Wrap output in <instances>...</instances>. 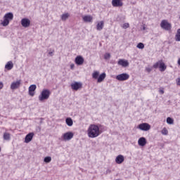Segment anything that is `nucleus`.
<instances>
[{
	"label": "nucleus",
	"instance_id": "obj_1",
	"mask_svg": "<svg viewBox=\"0 0 180 180\" xmlns=\"http://www.w3.org/2000/svg\"><path fill=\"white\" fill-rule=\"evenodd\" d=\"M87 134L90 139H95L101 136V129L96 124H90L87 129Z\"/></svg>",
	"mask_w": 180,
	"mask_h": 180
},
{
	"label": "nucleus",
	"instance_id": "obj_2",
	"mask_svg": "<svg viewBox=\"0 0 180 180\" xmlns=\"http://www.w3.org/2000/svg\"><path fill=\"white\" fill-rule=\"evenodd\" d=\"M51 92L49 89H43L41 92L40 95L38 97V99L40 102H43L44 101H47L50 98V95Z\"/></svg>",
	"mask_w": 180,
	"mask_h": 180
},
{
	"label": "nucleus",
	"instance_id": "obj_3",
	"mask_svg": "<svg viewBox=\"0 0 180 180\" xmlns=\"http://www.w3.org/2000/svg\"><path fill=\"white\" fill-rule=\"evenodd\" d=\"M11 20H13V13H8L5 14L4 17V20L1 22L2 26H4V27L8 26Z\"/></svg>",
	"mask_w": 180,
	"mask_h": 180
},
{
	"label": "nucleus",
	"instance_id": "obj_4",
	"mask_svg": "<svg viewBox=\"0 0 180 180\" xmlns=\"http://www.w3.org/2000/svg\"><path fill=\"white\" fill-rule=\"evenodd\" d=\"M74 137V133L71 131L66 132L61 136V140L63 141H70Z\"/></svg>",
	"mask_w": 180,
	"mask_h": 180
},
{
	"label": "nucleus",
	"instance_id": "obj_5",
	"mask_svg": "<svg viewBox=\"0 0 180 180\" xmlns=\"http://www.w3.org/2000/svg\"><path fill=\"white\" fill-rule=\"evenodd\" d=\"M137 129H139V130H142L143 131H148V130H150V129H151V125H150V124L148 123H142L140 124Z\"/></svg>",
	"mask_w": 180,
	"mask_h": 180
},
{
	"label": "nucleus",
	"instance_id": "obj_6",
	"mask_svg": "<svg viewBox=\"0 0 180 180\" xmlns=\"http://www.w3.org/2000/svg\"><path fill=\"white\" fill-rule=\"evenodd\" d=\"M158 67H159L162 72H163V71H165V70H167V66L165 65V63H164V62H162V61L157 62L153 65V68H157Z\"/></svg>",
	"mask_w": 180,
	"mask_h": 180
},
{
	"label": "nucleus",
	"instance_id": "obj_7",
	"mask_svg": "<svg viewBox=\"0 0 180 180\" xmlns=\"http://www.w3.org/2000/svg\"><path fill=\"white\" fill-rule=\"evenodd\" d=\"M130 78V75L127 73H122L116 76L117 81H127Z\"/></svg>",
	"mask_w": 180,
	"mask_h": 180
},
{
	"label": "nucleus",
	"instance_id": "obj_8",
	"mask_svg": "<svg viewBox=\"0 0 180 180\" xmlns=\"http://www.w3.org/2000/svg\"><path fill=\"white\" fill-rule=\"evenodd\" d=\"M160 27H162V29H164V30L168 31L171 29L172 25L169 22H168V21H167L166 20H163L160 23Z\"/></svg>",
	"mask_w": 180,
	"mask_h": 180
},
{
	"label": "nucleus",
	"instance_id": "obj_9",
	"mask_svg": "<svg viewBox=\"0 0 180 180\" xmlns=\"http://www.w3.org/2000/svg\"><path fill=\"white\" fill-rule=\"evenodd\" d=\"M21 84H22V80L20 79L17 80L16 82H13L11 84V89H13V90L18 89V88H20Z\"/></svg>",
	"mask_w": 180,
	"mask_h": 180
},
{
	"label": "nucleus",
	"instance_id": "obj_10",
	"mask_svg": "<svg viewBox=\"0 0 180 180\" xmlns=\"http://www.w3.org/2000/svg\"><path fill=\"white\" fill-rule=\"evenodd\" d=\"M71 88L74 91H78L80 88H82V83L75 82L71 84Z\"/></svg>",
	"mask_w": 180,
	"mask_h": 180
},
{
	"label": "nucleus",
	"instance_id": "obj_11",
	"mask_svg": "<svg viewBox=\"0 0 180 180\" xmlns=\"http://www.w3.org/2000/svg\"><path fill=\"white\" fill-rule=\"evenodd\" d=\"M36 88H37L36 84H32L31 86H30L28 89L30 96H34V91H36Z\"/></svg>",
	"mask_w": 180,
	"mask_h": 180
},
{
	"label": "nucleus",
	"instance_id": "obj_12",
	"mask_svg": "<svg viewBox=\"0 0 180 180\" xmlns=\"http://www.w3.org/2000/svg\"><path fill=\"white\" fill-rule=\"evenodd\" d=\"M21 25L22 27H29L30 26V20L29 18H22L21 20Z\"/></svg>",
	"mask_w": 180,
	"mask_h": 180
},
{
	"label": "nucleus",
	"instance_id": "obj_13",
	"mask_svg": "<svg viewBox=\"0 0 180 180\" xmlns=\"http://www.w3.org/2000/svg\"><path fill=\"white\" fill-rule=\"evenodd\" d=\"M34 136V133L30 132L26 135L25 138V143H30L32 140H33V136Z\"/></svg>",
	"mask_w": 180,
	"mask_h": 180
},
{
	"label": "nucleus",
	"instance_id": "obj_14",
	"mask_svg": "<svg viewBox=\"0 0 180 180\" xmlns=\"http://www.w3.org/2000/svg\"><path fill=\"white\" fill-rule=\"evenodd\" d=\"M112 5L115 8H120V6H123V2L120 1V0H112Z\"/></svg>",
	"mask_w": 180,
	"mask_h": 180
},
{
	"label": "nucleus",
	"instance_id": "obj_15",
	"mask_svg": "<svg viewBox=\"0 0 180 180\" xmlns=\"http://www.w3.org/2000/svg\"><path fill=\"white\" fill-rule=\"evenodd\" d=\"M75 61L77 65H82L84 64V58L81 56H78L75 58Z\"/></svg>",
	"mask_w": 180,
	"mask_h": 180
},
{
	"label": "nucleus",
	"instance_id": "obj_16",
	"mask_svg": "<svg viewBox=\"0 0 180 180\" xmlns=\"http://www.w3.org/2000/svg\"><path fill=\"white\" fill-rule=\"evenodd\" d=\"M118 65H121L122 67L126 68L129 67V61L124 59H120L117 62Z\"/></svg>",
	"mask_w": 180,
	"mask_h": 180
},
{
	"label": "nucleus",
	"instance_id": "obj_17",
	"mask_svg": "<svg viewBox=\"0 0 180 180\" xmlns=\"http://www.w3.org/2000/svg\"><path fill=\"white\" fill-rule=\"evenodd\" d=\"M138 144L141 147H144L147 144V139L145 137H141L138 141Z\"/></svg>",
	"mask_w": 180,
	"mask_h": 180
},
{
	"label": "nucleus",
	"instance_id": "obj_18",
	"mask_svg": "<svg viewBox=\"0 0 180 180\" xmlns=\"http://www.w3.org/2000/svg\"><path fill=\"white\" fill-rule=\"evenodd\" d=\"M124 161V156H123L122 155H119L115 158V162L117 164H122Z\"/></svg>",
	"mask_w": 180,
	"mask_h": 180
},
{
	"label": "nucleus",
	"instance_id": "obj_19",
	"mask_svg": "<svg viewBox=\"0 0 180 180\" xmlns=\"http://www.w3.org/2000/svg\"><path fill=\"white\" fill-rule=\"evenodd\" d=\"M106 78V73L103 72L102 74H101L98 79H97V82H98L99 84L101 82H103V80Z\"/></svg>",
	"mask_w": 180,
	"mask_h": 180
},
{
	"label": "nucleus",
	"instance_id": "obj_20",
	"mask_svg": "<svg viewBox=\"0 0 180 180\" xmlns=\"http://www.w3.org/2000/svg\"><path fill=\"white\" fill-rule=\"evenodd\" d=\"M60 18H61V20H63V22H65V20H67V19H68L70 18V13H65L63 14Z\"/></svg>",
	"mask_w": 180,
	"mask_h": 180
},
{
	"label": "nucleus",
	"instance_id": "obj_21",
	"mask_svg": "<svg viewBox=\"0 0 180 180\" xmlns=\"http://www.w3.org/2000/svg\"><path fill=\"white\" fill-rule=\"evenodd\" d=\"M103 25H104L103 21H101V22H98V24L96 25V30L98 31L102 30V29H103Z\"/></svg>",
	"mask_w": 180,
	"mask_h": 180
},
{
	"label": "nucleus",
	"instance_id": "obj_22",
	"mask_svg": "<svg viewBox=\"0 0 180 180\" xmlns=\"http://www.w3.org/2000/svg\"><path fill=\"white\" fill-rule=\"evenodd\" d=\"M6 70H12L13 68V63L12 61H9L7 63V64L5 65Z\"/></svg>",
	"mask_w": 180,
	"mask_h": 180
},
{
	"label": "nucleus",
	"instance_id": "obj_23",
	"mask_svg": "<svg viewBox=\"0 0 180 180\" xmlns=\"http://www.w3.org/2000/svg\"><path fill=\"white\" fill-rule=\"evenodd\" d=\"M65 122L66 124H68L70 127H71V126L74 124V122L72 121V119H71V117L66 118Z\"/></svg>",
	"mask_w": 180,
	"mask_h": 180
},
{
	"label": "nucleus",
	"instance_id": "obj_24",
	"mask_svg": "<svg viewBox=\"0 0 180 180\" xmlns=\"http://www.w3.org/2000/svg\"><path fill=\"white\" fill-rule=\"evenodd\" d=\"M84 22H92V16L91 15H85L83 18Z\"/></svg>",
	"mask_w": 180,
	"mask_h": 180
},
{
	"label": "nucleus",
	"instance_id": "obj_25",
	"mask_svg": "<svg viewBox=\"0 0 180 180\" xmlns=\"http://www.w3.org/2000/svg\"><path fill=\"white\" fill-rule=\"evenodd\" d=\"M176 41H180V29L177 30L176 34L175 35Z\"/></svg>",
	"mask_w": 180,
	"mask_h": 180
},
{
	"label": "nucleus",
	"instance_id": "obj_26",
	"mask_svg": "<svg viewBox=\"0 0 180 180\" xmlns=\"http://www.w3.org/2000/svg\"><path fill=\"white\" fill-rule=\"evenodd\" d=\"M98 77H99V72L94 71L92 74V78H94V79H98Z\"/></svg>",
	"mask_w": 180,
	"mask_h": 180
},
{
	"label": "nucleus",
	"instance_id": "obj_27",
	"mask_svg": "<svg viewBox=\"0 0 180 180\" xmlns=\"http://www.w3.org/2000/svg\"><path fill=\"white\" fill-rule=\"evenodd\" d=\"M167 124H174V120L169 117L167 118Z\"/></svg>",
	"mask_w": 180,
	"mask_h": 180
},
{
	"label": "nucleus",
	"instance_id": "obj_28",
	"mask_svg": "<svg viewBox=\"0 0 180 180\" xmlns=\"http://www.w3.org/2000/svg\"><path fill=\"white\" fill-rule=\"evenodd\" d=\"M162 134H163V136H168V129H167V128L164 127L162 129V130L161 131Z\"/></svg>",
	"mask_w": 180,
	"mask_h": 180
},
{
	"label": "nucleus",
	"instance_id": "obj_29",
	"mask_svg": "<svg viewBox=\"0 0 180 180\" xmlns=\"http://www.w3.org/2000/svg\"><path fill=\"white\" fill-rule=\"evenodd\" d=\"M4 140H10L11 139V134H9V133H4Z\"/></svg>",
	"mask_w": 180,
	"mask_h": 180
},
{
	"label": "nucleus",
	"instance_id": "obj_30",
	"mask_svg": "<svg viewBox=\"0 0 180 180\" xmlns=\"http://www.w3.org/2000/svg\"><path fill=\"white\" fill-rule=\"evenodd\" d=\"M44 162H46V164H49V162H51V157L47 156V157L44 158Z\"/></svg>",
	"mask_w": 180,
	"mask_h": 180
},
{
	"label": "nucleus",
	"instance_id": "obj_31",
	"mask_svg": "<svg viewBox=\"0 0 180 180\" xmlns=\"http://www.w3.org/2000/svg\"><path fill=\"white\" fill-rule=\"evenodd\" d=\"M121 27L122 29H129V27H130V24H129V22H126L121 25Z\"/></svg>",
	"mask_w": 180,
	"mask_h": 180
},
{
	"label": "nucleus",
	"instance_id": "obj_32",
	"mask_svg": "<svg viewBox=\"0 0 180 180\" xmlns=\"http://www.w3.org/2000/svg\"><path fill=\"white\" fill-rule=\"evenodd\" d=\"M137 49H140L141 50H143L144 49V44L140 42L136 46Z\"/></svg>",
	"mask_w": 180,
	"mask_h": 180
},
{
	"label": "nucleus",
	"instance_id": "obj_33",
	"mask_svg": "<svg viewBox=\"0 0 180 180\" xmlns=\"http://www.w3.org/2000/svg\"><path fill=\"white\" fill-rule=\"evenodd\" d=\"M104 58H105V60H109V58H110V53H106L104 55Z\"/></svg>",
	"mask_w": 180,
	"mask_h": 180
},
{
	"label": "nucleus",
	"instance_id": "obj_34",
	"mask_svg": "<svg viewBox=\"0 0 180 180\" xmlns=\"http://www.w3.org/2000/svg\"><path fill=\"white\" fill-rule=\"evenodd\" d=\"M49 54V56H51V57H53V54H54V50L50 49Z\"/></svg>",
	"mask_w": 180,
	"mask_h": 180
},
{
	"label": "nucleus",
	"instance_id": "obj_35",
	"mask_svg": "<svg viewBox=\"0 0 180 180\" xmlns=\"http://www.w3.org/2000/svg\"><path fill=\"white\" fill-rule=\"evenodd\" d=\"M147 72H151L152 69L150 68H146Z\"/></svg>",
	"mask_w": 180,
	"mask_h": 180
},
{
	"label": "nucleus",
	"instance_id": "obj_36",
	"mask_svg": "<svg viewBox=\"0 0 180 180\" xmlns=\"http://www.w3.org/2000/svg\"><path fill=\"white\" fill-rule=\"evenodd\" d=\"M4 88V82H0V89H2Z\"/></svg>",
	"mask_w": 180,
	"mask_h": 180
},
{
	"label": "nucleus",
	"instance_id": "obj_37",
	"mask_svg": "<svg viewBox=\"0 0 180 180\" xmlns=\"http://www.w3.org/2000/svg\"><path fill=\"white\" fill-rule=\"evenodd\" d=\"M160 94H161L162 95H164V89H160L159 90Z\"/></svg>",
	"mask_w": 180,
	"mask_h": 180
},
{
	"label": "nucleus",
	"instance_id": "obj_38",
	"mask_svg": "<svg viewBox=\"0 0 180 180\" xmlns=\"http://www.w3.org/2000/svg\"><path fill=\"white\" fill-rule=\"evenodd\" d=\"M176 84L177 85H179L180 86V78H179L176 81Z\"/></svg>",
	"mask_w": 180,
	"mask_h": 180
},
{
	"label": "nucleus",
	"instance_id": "obj_39",
	"mask_svg": "<svg viewBox=\"0 0 180 180\" xmlns=\"http://www.w3.org/2000/svg\"><path fill=\"white\" fill-rule=\"evenodd\" d=\"M110 172H112L110 169H108L106 170V174H110Z\"/></svg>",
	"mask_w": 180,
	"mask_h": 180
},
{
	"label": "nucleus",
	"instance_id": "obj_40",
	"mask_svg": "<svg viewBox=\"0 0 180 180\" xmlns=\"http://www.w3.org/2000/svg\"><path fill=\"white\" fill-rule=\"evenodd\" d=\"M74 67H75V65H74V64L70 65V68H71V70H74Z\"/></svg>",
	"mask_w": 180,
	"mask_h": 180
},
{
	"label": "nucleus",
	"instance_id": "obj_41",
	"mask_svg": "<svg viewBox=\"0 0 180 180\" xmlns=\"http://www.w3.org/2000/svg\"><path fill=\"white\" fill-rule=\"evenodd\" d=\"M143 30H146V27H143Z\"/></svg>",
	"mask_w": 180,
	"mask_h": 180
},
{
	"label": "nucleus",
	"instance_id": "obj_42",
	"mask_svg": "<svg viewBox=\"0 0 180 180\" xmlns=\"http://www.w3.org/2000/svg\"><path fill=\"white\" fill-rule=\"evenodd\" d=\"M120 1H122V0H120Z\"/></svg>",
	"mask_w": 180,
	"mask_h": 180
},
{
	"label": "nucleus",
	"instance_id": "obj_43",
	"mask_svg": "<svg viewBox=\"0 0 180 180\" xmlns=\"http://www.w3.org/2000/svg\"><path fill=\"white\" fill-rule=\"evenodd\" d=\"M0 151H1V148H0Z\"/></svg>",
	"mask_w": 180,
	"mask_h": 180
}]
</instances>
